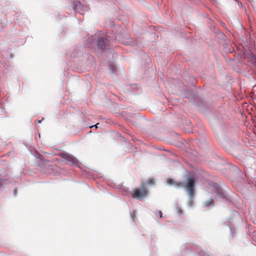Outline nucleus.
Segmentation results:
<instances>
[{"instance_id": "a211bd4d", "label": "nucleus", "mask_w": 256, "mask_h": 256, "mask_svg": "<svg viewBox=\"0 0 256 256\" xmlns=\"http://www.w3.org/2000/svg\"><path fill=\"white\" fill-rule=\"evenodd\" d=\"M130 216L132 221L133 222H134V216L132 215V214L131 213H130Z\"/></svg>"}, {"instance_id": "412c9836", "label": "nucleus", "mask_w": 256, "mask_h": 256, "mask_svg": "<svg viewBox=\"0 0 256 256\" xmlns=\"http://www.w3.org/2000/svg\"><path fill=\"white\" fill-rule=\"evenodd\" d=\"M44 118H42V120H37V122L38 124H40L42 122Z\"/></svg>"}, {"instance_id": "dca6fc26", "label": "nucleus", "mask_w": 256, "mask_h": 256, "mask_svg": "<svg viewBox=\"0 0 256 256\" xmlns=\"http://www.w3.org/2000/svg\"><path fill=\"white\" fill-rule=\"evenodd\" d=\"M110 70L112 73H114V70H115L114 67L112 66H111L110 67Z\"/></svg>"}, {"instance_id": "f03ea898", "label": "nucleus", "mask_w": 256, "mask_h": 256, "mask_svg": "<svg viewBox=\"0 0 256 256\" xmlns=\"http://www.w3.org/2000/svg\"><path fill=\"white\" fill-rule=\"evenodd\" d=\"M92 42L96 43L97 47L100 50L108 49L110 40L108 36L102 37L97 35H94L91 38Z\"/></svg>"}, {"instance_id": "2eb2a0df", "label": "nucleus", "mask_w": 256, "mask_h": 256, "mask_svg": "<svg viewBox=\"0 0 256 256\" xmlns=\"http://www.w3.org/2000/svg\"><path fill=\"white\" fill-rule=\"evenodd\" d=\"M18 193V191L16 188H15L13 190V194L14 196H16V194Z\"/></svg>"}, {"instance_id": "f257e3e1", "label": "nucleus", "mask_w": 256, "mask_h": 256, "mask_svg": "<svg viewBox=\"0 0 256 256\" xmlns=\"http://www.w3.org/2000/svg\"><path fill=\"white\" fill-rule=\"evenodd\" d=\"M196 182L195 177L193 176H190L186 184L183 186V187L186 188V192L188 195L187 205L189 208H192L194 204Z\"/></svg>"}, {"instance_id": "f8f14e48", "label": "nucleus", "mask_w": 256, "mask_h": 256, "mask_svg": "<svg viewBox=\"0 0 256 256\" xmlns=\"http://www.w3.org/2000/svg\"><path fill=\"white\" fill-rule=\"evenodd\" d=\"M154 181L153 179L150 180H146L144 184V185H150L152 186L154 184Z\"/></svg>"}, {"instance_id": "0eeeda50", "label": "nucleus", "mask_w": 256, "mask_h": 256, "mask_svg": "<svg viewBox=\"0 0 256 256\" xmlns=\"http://www.w3.org/2000/svg\"><path fill=\"white\" fill-rule=\"evenodd\" d=\"M84 48L83 46H76L72 52L70 56L72 58L81 57L84 54Z\"/></svg>"}, {"instance_id": "9b49d317", "label": "nucleus", "mask_w": 256, "mask_h": 256, "mask_svg": "<svg viewBox=\"0 0 256 256\" xmlns=\"http://www.w3.org/2000/svg\"><path fill=\"white\" fill-rule=\"evenodd\" d=\"M175 207L177 211V213L179 214H182V210L181 208L179 206L177 202H176L175 204Z\"/></svg>"}, {"instance_id": "423d86ee", "label": "nucleus", "mask_w": 256, "mask_h": 256, "mask_svg": "<svg viewBox=\"0 0 256 256\" xmlns=\"http://www.w3.org/2000/svg\"><path fill=\"white\" fill-rule=\"evenodd\" d=\"M60 156L66 160L70 162L73 165H78L79 162L74 156L68 153L62 152L60 154Z\"/></svg>"}, {"instance_id": "39448f33", "label": "nucleus", "mask_w": 256, "mask_h": 256, "mask_svg": "<svg viewBox=\"0 0 256 256\" xmlns=\"http://www.w3.org/2000/svg\"><path fill=\"white\" fill-rule=\"evenodd\" d=\"M148 191L144 187V185L141 186V190L137 188L132 193V197L138 200H142L147 195Z\"/></svg>"}, {"instance_id": "9d476101", "label": "nucleus", "mask_w": 256, "mask_h": 256, "mask_svg": "<svg viewBox=\"0 0 256 256\" xmlns=\"http://www.w3.org/2000/svg\"><path fill=\"white\" fill-rule=\"evenodd\" d=\"M250 60L252 64L256 67V56L253 54L250 56Z\"/></svg>"}, {"instance_id": "6e6552de", "label": "nucleus", "mask_w": 256, "mask_h": 256, "mask_svg": "<svg viewBox=\"0 0 256 256\" xmlns=\"http://www.w3.org/2000/svg\"><path fill=\"white\" fill-rule=\"evenodd\" d=\"M166 184L168 186H173L176 187H179L180 184L177 182L172 179H167L166 181Z\"/></svg>"}, {"instance_id": "f3484780", "label": "nucleus", "mask_w": 256, "mask_h": 256, "mask_svg": "<svg viewBox=\"0 0 256 256\" xmlns=\"http://www.w3.org/2000/svg\"><path fill=\"white\" fill-rule=\"evenodd\" d=\"M132 88H138V86L136 84H132L131 85Z\"/></svg>"}, {"instance_id": "1a4fd4ad", "label": "nucleus", "mask_w": 256, "mask_h": 256, "mask_svg": "<svg viewBox=\"0 0 256 256\" xmlns=\"http://www.w3.org/2000/svg\"><path fill=\"white\" fill-rule=\"evenodd\" d=\"M204 206L205 207H209L210 206H214V200L212 198H210V200H206L204 202Z\"/></svg>"}, {"instance_id": "6ab92c4d", "label": "nucleus", "mask_w": 256, "mask_h": 256, "mask_svg": "<svg viewBox=\"0 0 256 256\" xmlns=\"http://www.w3.org/2000/svg\"><path fill=\"white\" fill-rule=\"evenodd\" d=\"M158 214L160 218H162V212L161 211H158Z\"/></svg>"}, {"instance_id": "5701e85b", "label": "nucleus", "mask_w": 256, "mask_h": 256, "mask_svg": "<svg viewBox=\"0 0 256 256\" xmlns=\"http://www.w3.org/2000/svg\"><path fill=\"white\" fill-rule=\"evenodd\" d=\"M128 40H129V42H132V40L130 38Z\"/></svg>"}, {"instance_id": "ddd939ff", "label": "nucleus", "mask_w": 256, "mask_h": 256, "mask_svg": "<svg viewBox=\"0 0 256 256\" xmlns=\"http://www.w3.org/2000/svg\"><path fill=\"white\" fill-rule=\"evenodd\" d=\"M235 170L237 172L238 176H240L242 174L241 170H240L238 167L235 166Z\"/></svg>"}, {"instance_id": "7ed1b4c3", "label": "nucleus", "mask_w": 256, "mask_h": 256, "mask_svg": "<svg viewBox=\"0 0 256 256\" xmlns=\"http://www.w3.org/2000/svg\"><path fill=\"white\" fill-rule=\"evenodd\" d=\"M212 188L214 190L215 197L216 199L228 200V194L226 191L221 188L217 184H214Z\"/></svg>"}, {"instance_id": "aec40b11", "label": "nucleus", "mask_w": 256, "mask_h": 256, "mask_svg": "<svg viewBox=\"0 0 256 256\" xmlns=\"http://www.w3.org/2000/svg\"><path fill=\"white\" fill-rule=\"evenodd\" d=\"M99 124V123H97L96 124L94 125V126H90V128H92L93 127H95L96 128H98V125Z\"/></svg>"}, {"instance_id": "20e7f679", "label": "nucleus", "mask_w": 256, "mask_h": 256, "mask_svg": "<svg viewBox=\"0 0 256 256\" xmlns=\"http://www.w3.org/2000/svg\"><path fill=\"white\" fill-rule=\"evenodd\" d=\"M218 38L220 44L224 46L226 51L228 52H232V51L230 49V42L224 33L220 32L218 34Z\"/></svg>"}, {"instance_id": "b1692460", "label": "nucleus", "mask_w": 256, "mask_h": 256, "mask_svg": "<svg viewBox=\"0 0 256 256\" xmlns=\"http://www.w3.org/2000/svg\"><path fill=\"white\" fill-rule=\"evenodd\" d=\"M135 212H136V210H134V214Z\"/></svg>"}, {"instance_id": "4be33fe9", "label": "nucleus", "mask_w": 256, "mask_h": 256, "mask_svg": "<svg viewBox=\"0 0 256 256\" xmlns=\"http://www.w3.org/2000/svg\"><path fill=\"white\" fill-rule=\"evenodd\" d=\"M230 231L231 233L232 234V229L230 227Z\"/></svg>"}, {"instance_id": "4468645a", "label": "nucleus", "mask_w": 256, "mask_h": 256, "mask_svg": "<svg viewBox=\"0 0 256 256\" xmlns=\"http://www.w3.org/2000/svg\"><path fill=\"white\" fill-rule=\"evenodd\" d=\"M4 182V179L0 178V189L2 188Z\"/></svg>"}]
</instances>
